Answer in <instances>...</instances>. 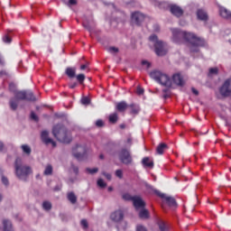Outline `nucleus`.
<instances>
[{"mask_svg":"<svg viewBox=\"0 0 231 231\" xmlns=\"http://www.w3.org/2000/svg\"><path fill=\"white\" fill-rule=\"evenodd\" d=\"M171 32L172 33L171 41L175 44H181L183 40L189 42L190 53H199V46H205V40L192 32H187L176 28L171 29Z\"/></svg>","mask_w":231,"mask_h":231,"instance_id":"obj_1","label":"nucleus"},{"mask_svg":"<svg viewBox=\"0 0 231 231\" xmlns=\"http://www.w3.org/2000/svg\"><path fill=\"white\" fill-rule=\"evenodd\" d=\"M52 134L54 138L61 143H71V135H69V134L68 133V128H66L62 124H58L53 126Z\"/></svg>","mask_w":231,"mask_h":231,"instance_id":"obj_2","label":"nucleus"},{"mask_svg":"<svg viewBox=\"0 0 231 231\" xmlns=\"http://www.w3.org/2000/svg\"><path fill=\"white\" fill-rule=\"evenodd\" d=\"M149 41L152 44L154 52L158 57L167 55V52L169 51V45H167V42L158 39V35L156 34H152L149 37Z\"/></svg>","mask_w":231,"mask_h":231,"instance_id":"obj_3","label":"nucleus"},{"mask_svg":"<svg viewBox=\"0 0 231 231\" xmlns=\"http://www.w3.org/2000/svg\"><path fill=\"white\" fill-rule=\"evenodd\" d=\"M14 171L17 178L23 181L28 180V176L32 174V168L28 165L23 164V159L17 157L14 162Z\"/></svg>","mask_w":231,"mask_h":231,"instance_id":"obj_4","label":"nucleus"},{"mask_svg":"<svg viewBox=\"0 0 231 231\" xmlns=\"http://www.w3.org/2000/svg\"><path fill=\"white\" fill-rule=\"evenodd\" d=\"M150 77L162 86H165L166 88H171L172 86V80L171 79V77L162 71L152 70L150 72Z\"/></svg>","mask_w":231,"mask_h":231,"instance_id":"obj_5","label":"nucleus"},{"mask_svg":"<svg viewBox=\"0 0 231 231\" xmlns=\"http://www.w3.org/2000/svg\"><path fill=\"white\" fill-rule=\"evenodd\" d=\"M145 187L147 190H149L150 192H153V194H155L156 196H159V198H162V199H164L168 207H171V208L178 207V202H176L175 198L166 196L165 193H161L160 190L154 189V187H152L150 184H145Z\"/></svg>","mask_w":231,"mask_h":231,"instance_id":"obj_6","label":"nucleus"},{"mask_svg":"<svg viewBox=\"0 0 231 231\" xmlns=\"http://www.w3.org/2000/svg\"><path fill=\"white\" fill-rule=\"evenodd\" d=\"M14 97L17 98L18 101L26 100L27 102H36L37 97L33 95L32 90H17L14 92Z\"/></svg>","mask_w":231,"mask_h":231,"instance_id":"obj_7","label":"nucleus"},{"mask_svg":"<svg viewBox=\"0 0 231 231\" xmlns=\"http://www.w3.org/2000/svg\"><path fill=\"white\" fill-rule=\"evenodd\" d=\"M118 159L124 165H131L133 163L131 152L125 148H123L118 152Z\"/></svg>","mask_w":231,"mask_h":231,"instance_id":"obj_8","label":"nucleus"},{"mask_svg":"<svg viewBox=\"0 0 231 231\" xmlns=\"http://www.w3.org/2000/svg\"><path fill=\"white\" fill-rule=\"evenodd\" d=\"M219 93L222 97H231V78L225 80L219 88Z\"/></svg>","mask_w":231,"mask_h":231,"instance_id":"obj_9","label":"nucleus"},{"mask_svg":"<svg viewBox=\"0 0 231 231\" xmlns=\"http://www.w3.org/2000/svg\"><path fill=\"white\" fill-rule=\"evenodd\" d=\"M87 150L86 146L83 145H77L76 151L73 152V156L76 160H79V162H82L86 158Z\"/></svg>","mask_w":231,"mask_h":231,"instance_id":"obj_10","label":"nucleus"},{"mask_svg":"<svg viewBox=\"0 0 231 231\" xmlns=\"http://www.w3.org/2000/svg\"><path fill=\"white\" fill-rule=\"evenodd\" d=\"M41 139L45 145H50V143H51L52 147H57V143L50 138V132L43 130L41 133Z\"/></svg>","mask_w":231,"mask_h":231,"instance_id":"obj_11","label":"nucleus"},{"mask_svg":"<svg viewBox=\"0 0 231 231\" xmlns=\"http://www.w3.org/2000/svg\"><path fill=\"white\" fill-rule=\"evenodd\" d=\"M143 21H145V14L138 11L132 13V23H134V24H137V26H140Z\"/></svg>","mask_w":231,"mask_h":231,"instance_id":"obj_12","label":"nucleus"},{"mask_svg":"<svg viewBox=\"0 0 231 231\" xmlns=\"http://www.w3.org/2000/svg\"><path fill=\"white\" fill-rule=\"evenodd\" d=\"M110 218L115 223H120V221H122L124 219V211L122 209H118V210L114 211L110 215Z\"/></svg>","mask_w":231,"mask_h":231,"instance_id":"obj_13","label":"nucleus"},{"mask_svg":"<svg viewBox=\"0 0 231 231\" xmlns=\"http://www.w3.org/2000/svg\"><path fill=\"white\" fill-rule=\"evenodd\" d=\"M133 203L135 210L145 208V202L143 201V199H142V198L138 196H134Z\"/></svg>","mask_w":231,"mask_h":231,"instance_id":"obj_14","label":"nucleus"},{"mask_svg":"<svg viewBox=\"0 0 231 231\" xmlns=\"http://www.w3.org/2000/svg\"><path fill=\"white\" fill-rule=\"evenodd\" d=\"M171 13L175 15V17H181L183 15V9L181 7L176 5H171L170 6Z\"/></svg>","mask_w":231,"mask_h":231,"instance_id":"obj_15","label":"nucleus"},{"mask_svg":"<svg viewBox=\"0 0 231 231\" xmlns=\"http://www.w3.org/2000/svg\"><path fill=\"white\" fill-rule=\"evenodd\" d=\"M197 18L199 21H208V14L204 9L197 10Z\"/></svg>","mask_w":231,"mask_h":231,"instance_id":"obj_16","label":"nucleus"},{"mask_svg":"<svg viewBox=\"0 0 231 231\" xmlns=\"http://www.w3.org/2000/svg\"><path fill=\"white\" fill-rule=\"evenodd\" d=\"M172 82L173 84H176V86H184L185 81L183 80V77H181L180 74H174L172 76Z\"/></svg>","mask_w":231,"mask_h":231,"instance_id":"obj_17","label":"nucleus"},{"mask_svg":"<svg viewBox=\"0 0 231 231\" xmlns=\"http://www.w3.org/2000/svg\"><path fill=\"white\" fill-rule=\"evenodd\" d=\"M219 14L221 17H223L224 19H227L228 21H231V12L228 11V9L225 7H220Z\"/></svg>","mask_w":231,"mask_h":231,"instance_id":"obj_18","label":"nucleus"},{"mask_svg":"<svg viewBox=\"0 0 231 231\" xmlns=\"http://www.w3.org/2000/svg\"><path fill=\"white\" fill-rule=\"evenodd\" d=\"M9 107L12 111H17V107H19V101L15 97L10 98Z\"/></svg>","mask_w":231,"mask_h":231,"instance_id":"obj_19","label":"nucleus"},{"mask_svg":"<svg viewBox=\"0 0 231 231\" xmlns=\"http://www.w3.org/2000/svg\"><path fill=\"white\" fill-rule=\"evenodd\" d=\"M142 163L143 167H146L147 169H152V167H154V162L151 161L149 157H144Z\"/></svg>","mask_w":231,"mask_h":231,"instance_id":"obj_20","label":"nucleus"},{"mask_svg":"<svg viewBox=\"0 0 231 231\" xmlns=\"http://www.w3.org/2000/svg\"><path fill=\"white\" fill-rule=\"evenodd\" d=\"M3 231H14V228L12 227V221L9 219H4L3 220Z\"/></svg>","mask_w":231,"mask_h":231,"instance_id":"obj_21","label":"nucleus"},{"mask_svg":"<svg viewBox=\"0 0 231 231\" xmlns=\"http://www.w3.org/2000/svg\"><path fill=\"white\" fill-rule=\"evenodd\" d=\"M127 107H129V105H127V103H125V101L119 102L116 105V109L120 113H124V111H125L127 109Z\"/></svg>","mask_w":231,"mask_h":231,"instance_id":"obj_22","label":"nucleus"},{"mask_svg":"<svg viewBox=\"0 0 231 231\" xmlns=\"http://www.w3.org/2000/svg\"><path fill=\"white\" fill-rule=\"evenodd\" d=\"M167 149V144L164 143H161L156 148V154H163V152H165V150Z\"/></svg>","mask_w":231,"mask_h":231,"instance_id":"obj_23","label":"nucleus"},{"mask_svg":"<svg viewBox=\"0 0 231 231\" xmlns=\"http://www.w3.org/2000/svg\"><path fill=\"white\" fill-rule=\"evenodd\" d=\"M157 225L160 231H169V226H167V224H165V221L162 219H158Z\"/></svg>","mask_w":231,"mask_h":231,"instance_id":"obj_24","label":"nucleus"},{"mask_svg":"<svg viewBox=\"0 0 231 231\" xmlns=\"http://www.w3.org/2000/svg\"><path fill=\"white\" fill-rule=\"evenodd\" d=\"M83 26H84V28H86V30H88V32H93V29L95 28V22L85 21V22H83Z\"/></svg>","mask_w":231,"mask_h":231,"instance_id":"obj_25","label":"nucleus"},{"mask_svg":"<svg viewBox=\"0 0 231 231\" xmlns=\"http://www.w3.org/2000/svg\"><path fill=\"white\" fill-rule=\"evenodd\" d=\"M139 217L141 219H149V210L145 209V208H142L139 211Z\"/></svg>","mask_w":231,"mask_h":231,"instance_id":"obj_26","label":"nucleus"},{"mask_svg":"<svg viewBox=\"0 0 231 231\" xmlns=\"http://www.w3.org/2000/svg\"><path fill=\"white\" fill-rule=\"evenodd\" d=\"M65 73L69 77V79H75L76 73H77V69L69 67V68L66 69V72Z\"/></svg>","mask_w":231,"mask_h":231,"instance_id":"obj_27","label":"nucleus"},{"mask_svg":"<svg viewBox=\"0 0 231 231\" xmlns=\"http://www.w3.org/2000/svg\"><path fill=\"white\" fill-rule=\"evenodd\" d=\"M128 107L131 109L130 115H138L140 113V106L138 105L131 104Z\"/></svg>","mask_w":231,"mask_h":231,"instance_id":"obj_28","label":"nucleus"},{"mask_svg":"<svg viewBox=\"0 0 231 231\" xmlns=\"http://www.w3.org/2000/svg\"><path fill=\"white\" fill-rule=\"evenodd\" d=\"M21 149L23 152V154H26L27 156H30L32 154V148L28 144H23L21 146Z\"/></svg>","mask_w":231,"mask_h":231,"instance_id":"obj_29","label":"nucleus"},{"mask_svg":"<svg viewBox=\"0 0 231 231\" xmlns=\"http://www.w3.org/2000/svg\"><path fill=\"white\" fill-rule=\"evenodd\" d=\"M43 174L44 176H51V174H53V166H51V164H47Z\"/></svg>","mask_w":231,"mask_h":231,"instance_id":"obj_30","label":"nucleus"},{"mask_svg":"<svg viewBox=\"0 0 231 231\" xmlns=\"http://www.w3.org/2000/svg\"><path fill=\"white\" fill-rule=\"evenodd\" d=\"M67 198H68L69 201H70V203H72V205H75V203H77V196H75V193H73V192L68 193Z\"/></svg>","mask_w":231,"mask_h":231,"instance_id":"obj_31","label":"nucleus"},{"mask_svg":"<svg viewBox=\"0 0 231 231\" xmlns=\"http://www.w3.org/2000/svg\"><path fill=\"white\" fill-rule=\"evenodd\" d=\"M3 42H5V44H10L12 42V32H7L3 36Z\"/></svg>","mask_w":231,"mask_h":231,"instance_id":"obj_32","label":"nucleus"},{"mask_svg":"<svg viewBox=\"0 0 231 231\" xmlns=\"http://www.w3.org/2000/svg\"><path fill=\"white\" fill-rule=\"evenodd\" d=\"M108 120L110 124H116V122H118V114L117 113L111 114L108 117Z\"/></svg>","mask_w":231,"mask_h":231,"instance_id":"obj_33","label":"nucleus"},{"mask_svg":"<svg viewBox=\"0 0 231 231\" xmlns=\"http://www.w3.org/2000/svg\"><path fill=\"white\" fill-rule=\"evenodd\" d=\"M51 202L46 200V201H43L42 203V208L43 210H46L47 212L50 211V209L51 208Z\"/></svg>","mask_w":231,"mask_h":231,"instance_id":"obj_34","label":"nucleus"},{"mask_svg":"<svg viewBox=\"0 0 231 231\" xmlns=\"http://www.w3.org/2000/svg\"><path fill=\"white\" fill-rule=\"evenodd\" d=\"M76 79L78 82H79V84H84V80H86V75L79 74L78 76H76Z\"/></svg>","mask_w":231,"mask_h":231,"instance_id":"obj_35","label":"nucleus"},{"mask_svg":"<svg viewBox=\"0 0 231 231\" xmlns=\"http://www.w3.org/2000/svg\"><path fill=\"white\" fill-rule=\"evenodd\" d=\"M123 199H125V201H134V197L131 196V194L129 193H125L123 195Z\"/></svg>","mask_w":231,"mask_h":231,"instance_id":"obj_36","label":"nucleus"},{"mask_svg":"<svg viewBox=\"0 0 231 231\" xmlns=\"http://www.w3.org/2000/svg\"><path fill=\"white\" fill-rule=\"evenodd\" d=\"M81 104H83V106H89V104H91V100L89 97H84L81 98Z\"/></svg>","mask_w":231,"mask_h":231,"instance_id":"obj_37","label":"nucleus"},{"mask_svg":"<svg viewBox=\"0 0 231 231\" xmlns=\"http://www.w3.org/2000/svg\"><path fill=\"white\" fill-rule=\"evenodd\" d=\"M97 185L100 189H106V187H107V184L102 179L97 180Z\"/></svg>","mask_w":231,"mask_h":231,"instance_id":"obj_38","label":"nucleus"},{"mask_svg":"<svg viewBox=\"0 0 231 231\" xmlns=\"http://www.w3.org/2000/svg\"><path fill=\"white\" fill-rule=\"evenodd\" d=\"M80 225H81L82 228H84V230H88V228L89 226L87 219H82L80 222Z\"/></svg>","mask_w":231,"mask_h":231,"instance_id":"obj_39","label":"nucleus"},{"mask_svg":"<svg viewBox=\"0 0 231 231\" xmlns=\"http://www.w3.org/2000/svg\"><path fill=\"white\" fill-rule=\"evenodd\" d=\"M86 171L88 172V174H97V172H98V168H87Z\"/></svg>","mask_w":231,"mask_h":231,"instance_id":"obj_40","label":"nucleus"},{"mask_svg":"<svg viewBox=\"0 0 231 231\" xmlns=\"http://www.w3.org/2000/svg\"><path fill=\"white\" fill-rule=\"evenodd\" d=\"M9 91H12V93H14V94L17 93V88L14 83L9 84Z\"/></svg>","mask_w":231,"mask_h":231,"instance_id":"obj_41","label":"nucleus"},{"mask_svg":"<svg viewBox=\"0 0 231 231\" xmlns=\"http://www.w3.org/2000/svg\"><path fill=\"white\" fill-rule=\"evenodd\" d=\"M116 176L119 178V180H122L124 178V172L122 171V170H116Z\"/></svg>","mask_w":231,"mask_h":231,"instance_id":"obj_42","label":"nucleus"},{"mask_svg":"<svg viewBox=\"0 0 231 231\" xmlns=\"http://www.w3.org/2000/svg\"><path fill=\"white\" fill-rule=\"evenodd\" d=\"M107 51L109 53H118V48H116V47H109L107 49Z\"/></svg>","mask_w":231,"mask_h":231,"instance_id":"obj_43","label":"nucleus"},{"mask_svg":"<svg viewBox=\"0 0 231 231\" xmlns=\"http://www.w3.org/2000/svg\"><path fill=\"white\" fill-rule=\"evenodd\" d=\"M31 118L34 120V122H39V116L35 114V112H31Z\"/></svg>","mask_w":231,"mask_h":231,"instance_id":"obj_44","label":"nucleus"},{"mask_svg":"<svg viewBox=\"0 0 231 231\" xmlns=\"http://www.w3.org/2000/svg\"><path fill=\"white\" fill-rule=\"evenodd\" d=\"M136 231H147V227L143 226V225H137Z\"/></svg>","mask_w":231,"mask_h":231,"instance_id":"obj_45","label":"nucleus"},{"mask_svg":"<svg viewBox=\"0 0 231 231\" xmlns=\"http://www.w3.org/2000/svg\"><path fill=\"white\" fill-rule=\"evenodd\" d=\"M217 68H211L209 69V75H217Z\"/></svg>","mask_w":231,"mask_h":231,"instance_id":"obj_46","label":"nucleus"},{"mask_svg":"<svg viewBox=\"0 0 231 231\" xmlns=\"http://www.w3.org/2000/svg\"><path fill=\"white\" fill-rule=\"evenodd\" d=\"M162 93H164L163 98H169L171 97V95H169V88L162 89Z\"/></svg>","mask_w":231,"mask_h":231,"instance_id":"obj_47","label":"nucleus"},{"mask_svg":"<svg viewBox=\"0 0 231 231\" xmlns=\"http://www.w3.org/2000/svg\"><path fill=\"white\" fill-rule=\"evenodd\" d=\"M142 66H145L146 69H149V68H151V62H149L147 60H143Z\"/></svg>","mask_w":231,"mask_h":231,"instance_id":"obj_48","label":"nucleus"},{"mask_svg":"<svg viewBox=\"0 0 231 231\" xmlns=\"http://www.w3.org/2000/svg\"><path fill=\"white\" fill-rule=\"evenodd\" d=\"M96 125H97V127H104V121L102 119H98L96 122Z\"/></svg>","mask_w":231,"mask_h":231,"instance_id":"obj_49","label":"nucleus"},{"mask_svg":"<svg viewBox=\"0 0 231 231\" xmlns=\"http://www.w3.org/2000/svg\"><path fill=\"white\" fill-rule=\"evenodd\" d=\"M71 169L74 173L79 174V168L75 164H71Z\"/></svg>","mask_w":231,"mask_h":231,"instance_id":"obj_50","label":"nucleus"},{"mask_svg":"<svg viewBox=\"0 0 231 231\" xmlns=\"http://www.w3.org/2000/svg\"><path fill=\"white\" fill-rule=\"evenodd\" d=\"M2 183H4V185L8 186V178L3 176L2 177Z\"/></svg>","mask_w":231,"mask_h":231,"instance_id":"obj_51","label":"nucleus"},{"mask_svg":"<svg viewBox=\"0 0 231 231\" xmlns=\"http://www.w3.org/2000/svg\"><path fill=\"white\" fill-rule=\"evenodd\" d=\"M103 176H105V178H106V180H111L112 176L110 173H107L106 171L102 172Z\"/></svg>","mask_w":231,"mask_h":231,"instance_id":"obj_52","label":"nucleus"},{"mask_svg":"<svg viewBox=\"0 0 231 231\" xmlns=\"http://www.w3.org/2000/svg\"><path fill=\"white\" fill-rule=\"evenodd\" d=\"M77 5V0H69L68 5L69 6H73Z\"/></svg>","mask_w":231,"mask_h":231,"instance_id":"obj_53","label":"nucleus"},{"mask_svg":"<svg viewBox=\"0 0 231 231\" xmlns=\"http://www.w3.org/2000/svg\"><path fill=\"white\" fill-rule=\"evenodd\" d=\"M0 77H8V72L6 70L0 71Z\"/></svg>","mask_w":231,"mask_h":231,"instance_id":"obj_54","label":"nucleus"},{"mask_svg":"<svg viewBox=\"0 0 231 231\" xmlns=\"http://www.w3.org/2000/svg\"><path fill=\"white\" fill-rule=\"evenodd\" d=\"M77 86H79V84H78L77 82L71 83V84L69 85V88H70V89H75V88H76Z\"/></svg>","mask_w":231,"mask_h":231,"instance_id":"obj_55","label":"nucleus"},{"mask_svg":"<svg viewBox=\"0 0 231 231\" xmlns=\"http://www.w3.org/2000/svg\"><path fill=\"white\" fill-rule=\"evenodd\" d=\"M191 91H192L193 95H196V97H198V95H199V92L194 88H191Z\"/></svg>","mask_w":231,"mask_h":231,"instance_id":"obj_56","label":"nucleus"},{"mask_svg":"<svg viewBox=\"0 0 231 231\" xmlns=\"http://www.w3.org/2000/svg\"><path fill=\"white\" fill-rule=\"evenodd\" d=\"M153 5H154V6H159L160 8H162V3H160L156 0L153 1Z\"/></svg>","mask_w":231,"mask_h":231,"instance_id":"obj_57","label":"nucleus"},{"mask_svg":"<svg viewBox=\"0 0 231 231\" xmlns=\"http://www.w3.org/2000/svg\"><path fill=\"white\" fill-rule=\"evenodd\" d=\"M5 151V143L3 142H0V152H3Z\"/></svg>","mask_w":231,"mask_h":231,"instance_id":"obj_58","label":"nucleus"},{"mask_svg":"<svg viewBox=\"0 0 231 231\" xmlns=\"http://www.w3.org/2000/svg\"><path fill=\"white\" fill-rule=\"evenodd\" d=\"M137 94H139V95H143V88H137Z\"/></svg>","mask_w":231,"mask_h":231,"instance_id":"obj_59","label":"nucleus"},{"mask_svg":"<svg viewBox=\"0 0 231 231\" xmlns=\"http://www.w3.org/2000/svg\"><path fill=\"white\" fill-rule=\"evenodd\" d=\"M0 64L5 66V60H3V56L0 55Z\"/></svg>","mask_w":231,"mask_h":231,"instance_id":"obj_60","label":"nucleus"},{"mask_svg":"<svg viewBox=\"0 0 231 231\" xmlns=\"http://www.w3.org/2000/svg\"><path fill=\"white\" fill-rule=\"evenodd\" d=\"M88 68V64H84L80 66V69L84 70Z\"/></svg>","mask_w":231,"mask_h":231,"instance_id":"obj_61","label":"nucleus"},{"mask_svg":"<svg viewBox=\"0 0 231 231\" xmlns=\"http://www.w3.org/2000/svg\"><path fill=\"white\" fill-rule=\"evenodd\" d=\"M61 188H62L61 186H56V187H54V190L59 191V190H60Z\"/></svg>","mask_w":231,"mask_h":231,"instance_id":"obj_62","label":"nucleus"},{"mask_svg":"<svg viewBox=\"0 0 231 231\" xmlns=\"http://www.w3.org/2000/svg\"><path fill=\"white\" fill-rule=\"evenodd\" d=\"M127 143H129V144L131 145V143H133V139L128 138V139H127Z\"/></svg>","mask_w":231,"mask_h":231,"instance_id":"obj_63","label":"nucleus"},{"mask_svg":"<svg viewBox=\"0 0 231 231\" xmlns=\"http://www.w3.org/2000/svg\"><path fill=\"white\" fill-rule=\"evenodd\" d=\"M100 160H104V154L99 155Z\"/></svg>","mask_w":231,"mask_h":231,"instance_id":"obj_64","label":"nucleus"}]
</instances>
